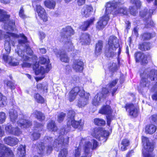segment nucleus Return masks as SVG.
<instances>
[{"label":"nucleus","instance_id":"obj_1","mask_svg":"<svg viewBox=\"0 0 157 157\" xmlns=\"http://www.w3.org/2000/svg\"><path fill=\"white\" fill-rule=\"evenodd\" d=\"M69 130V129L66 130L64 128L61 129L59 136L54 140L52 137L45 136L44 139V142H41L38 146V153L42 154L45 151L44 143L48 144L46 150V152L47 153H50L53 148H59L63 146L67 147L69 142V137L66 136H64L63 135L66 134Z\"/></svg>","mask_w":157,"mask_h":157},{"label":"nucleus","instance_id":"obj_2","mask_svg":"<svg viewBox=\"0 0 157 157\" xmlns=\"http://www.w3.org/2000/svg\"><path fill=\"white\" fill-rule=\"evenodd\" d=\"M118 81V79L113 80L107 85V88H103L101 93H98L93 99L92 101L93 104L96 106L99 105L102 99L107 96L109 91L111 92L112 96H113L117 89V87L115 86Z\"/></svg>","mask_w":157,"mask_h":157},{"label":"nucleus","instance_id":"obj_3","mask_svg":"<svg viewBox=\"0 0 157 157\" xmlns=\"http://www.w3.org/2000/svg\"><path fill=\"white\" fill-rule=\"evenodd\" d=\"M74 34L73 30L70 26H67L61 30L60 41L64 43L63 47L67 51L70 52L74 50V47L70 39V36Z\"/></svg>","mask_w":157,"mask_h":157},{"label":"nucleus","instance_id":"obj_4","mask_svg":"<svg viewBox=\"0 0 157 157\" xmlns=\"http://www.w3.org/2000/svg\"><path fill=\"white\" fill-rule=\"evenodd\" d=\"M22 39L18 40L19 44L18 45L17 49L16 50V52L19 56H20L24 60H29V58L25 55V53L23 51V49L24 48L26 50V53L29 55H32L33 52L30 47L28 45L25 44L27 42V39L26 37L23 34L21 35Z\"/></svg>","mask_w":157,"mask_h":157},{"label":"nucleus","instance_id":"obj_5","mask_svg":"<svg viewBox=\"0 0 157 157\" xmlns=\"http://www.w3.org/2000/svg\"><path fill=\"white\" fill-rule=\"evenodd\" d=\"M122 3L119 0L118 1H113L109 2L106 3V13L108 14H121L123 15H127V9L124 7H121Z\"/></svg>","mask_w":157,"mask_h":157},{"label":"nucleus","instance_id":"obj_6","mask_svg":"<svg viewBox=\"0 0 157 157\" xmlns=\"http://www.w3.org/2000/svg\"><path fill=\"white\" fill-rule=\"evenodd\" d=\"M39 63L44 66H41L39 68L38 63L36 62L33 66V68L35 70V74L36 75L40 73L42 75L45 73L48 72L51 68V65L49 63L50 61L48 59L44 57H40Z\"/></svg>","mask_w":157,"mask_h":157},{"label":"nucleus","instance_id":"obj_7","mask_svg":"<svg viewBox=\"0 0 157 157\" xmlns=\"http://www.w3.org/2000/svg\"><path fill=\"white\" fill-rule=\"evenodd\" d=\"M108 44L109 49L105 50V55L108 58H112L115 55L114 51L119 46L118 39L115 36H110L109 38Z\"/></svg>","mask_w":157,"mask_h":157},{"label":"nucleus","instance_id":"obj_8","mask_svg":"<svg viewBox=\"0 0 157 157\" xmlns=\"http://www.w3.org/2000/svg\"><path fill=\"white\" fill-rule=\"evenodd\" d=\"M10 16L6 12L0 9V21L4 24V29L9 31L13 30L15 27V21L13 20H9Z\"/></svg>","mask_w":157,"mask_h":157},{"label":"nucleus","instance_id":"obj_9","mask_svg":"<svg viewBox=\"0 0 157 157\" xmlns=\"http://www.w3.org/2000/svg\"><path fill=\"white\" fill-rule=\"evenodd\" d=\"M83 144H84L83 147L85 155L90 157L91 156L90 150L94 149L97 147L98 142L95 140L93 139L91 142L87 140L85 138H83L81 140L79 145L81 146Z\"/></svg>","mask_w":157,"mask_h":157},{"label":"nucleus","instance_id":"obj_10","mask_svg":"<svg viewBox=\"0 0 157 157\" xmlns=\"http://www.w3.org/2000/svg\"><path fill=\"white\" fill-rule=\"evenodd\" d=\"M109 132L107 131H102L99 128H94L91 132V135L95 138L101 143L105 142L109 135Z\"/></svg>","mask_w":157,"mask_h":157},{"label":"nucleus","instance_id":"obj_11","mask_svg":"<svg viewBox=\"0 0 157 157\" xmlns=\"http://www.w3.org/2000/svg\"><path fill=\"white\" fill-rule=\"evenodd\" d=\"M142 141L144 148L142 152L143 157H151V152L154 149L153 144L149 142L147 138L145 136L142 137Z\"/></svg>","mask_w":157,"mask_h":157},{"label":"nucleus","instance_id":"obj_12","mask_svg":"<svg viewBox=\"0 0 157 157\" xmlns=\"http://www.w3.org/2000/svg\"><path fill=\"white\" fill-rule=\"evenodd\" d=\"M16 34L14 33L6 32V34H4V32L0 30V39L2 40L3 38L6 39V42L5 44V49L7 53L10 52L11 47L10 45L9 41L10 40V37H16Z\"/></svg>","mask_w":157,"mask_h":157},{"label":"nucleus","instance_id":"obj_13","mask_svg":"<svg viewBox=\"0 0 157 157\" xmlns=\"http://www.w3.org/2000/svg\"><path fill=\"white\" fill-rule=\"evenodd\" d=\"M99 113L102 114L106 115L107 124L109 126L111 121L114 117L112 115V111L110 107L108 105L103 106L99 110Z\"/></svg>","mask_w":157,"mask_h":157},{"label":"nucleus","instance_id":"obj_14","mask_svg":"<svg viewBox=\"0 0 157 157\" xmlns=\"http://www.w3.org/2000/svg\"><path fill=\"white\" fill-rule=\"evenodd\" d=\"M109 14L108 13H106L105 10V15L100 18L96 24V28L97 29L101 30L104 28L109 19Z\"/></svg>","mask_w":157,"mask_h":157},{"label":"nucleus","instance_id":"obj_15","mask_svg":"<svg viewBox=\"0 0 157 157\" xmlns=\"http://www.w3.org/2000/svg\"><path fill=\"white\" fill-rule=\"evenodd\" d=\"M0 157H14L12 150L0 143Z\"/></svg>","mask_w":157,"mask_h":157},{"label":"nucleus","instance_id":"obj_16","mask_svg":"<svg viewBox=\"0 0 157 157\" xmlns=\"http://www.w3.org/2000/svg\"><path fill=\"white\" fill-rule=\"evenodd\" d=\"M124 108L126 111L128 112L129 116L133 117H136L137 116L138 110L132 104L127 103Z\"/></svg>","mask_w":157,"mask_h":157},{"label":"nucleus","instance_id":"obj_17","mask_svg":"<svg viewBox=\"0 0 157 157\" xmlns=\"http://www.w3.org/2000/svg\"><path fill=\"white\" fill-rule=\"evenodd\" d=\"M130 2L135 7H130V13L131 14L135 16L137 13V9L140 8L141 5V2L140 0H130Z\"/></svg>","mask_w":157,"mask_h":157},{"label":"nucleus","instance_id":"obj_18","mask_svg":"<svg viewBox=\"0 0 157 157\" xmlns=\"http://www.w3.org/2000/svg\"><path fill=\"white\" fill-rule=\"evenodd\" d=\"M136 61V62H140L141 64H145L148 62L147 57L142 53L138 52L135 54Z\"/></svg>","mask_w":157,"mask_h":157},{"label":"nucleus","instance_id":"obj_19","mask_svg":"<svg viewBox=\"0 0 157 157\" xmlns=\"http://www.w3.org/2000/svg\"><path fill=\"white\" fill-rule=\"evenodd\" d=\"M3 59L4 61L10 65L16 66L18 65L19 63L16 59H12L11 57L10 56L7 54H3Z\"/></svg>","mask_w":157,"mask_h":157},{"label":"nucleus","instance_id":"obj_20","mask_svg":"<svg viewBox=\"0 0 157 157\" xmlns=\"http://www.w3.org/2000/svg\"><path fill=\"white\" fill-rule=\"evenodd\" d=\"M83 63L79 59L75 60L72 65L73 68L76 72H81L83 69Z\"/></svg>","mask_w":157,"mask_h":157},{"label":"nucleus","instance_id":"obj_21","mask_svg":"<svg viewBox=\"0 0 157 157\" xmlns=\"http://www.w3.org/2000/svg\"><path fill=\"white\" fill-rule=\"evenodd\" d=\"M54 52L57 57H60L61 60L63 62H67L69 59L68 57L64 52L61 50H58L57 49H54Z\"/></svg>","mask_w":157,"mask_h":157},{"label":"nucleus","instance_id":"obj_22","mask_svg":"<svg viewBox=\"0 0 157 157\" xmlns=\"http://www.w3.org/2000/svg\"><path fill=\"white\" fill-rule=\"evenodd\" d=\"M67 124L68 126H72L75 128H78L81 130L82 128L83 124L81 120H80L78 121H77L74 119L73 120L67 121Z\"/></svg>","mask_w":157,"mask_h":157},{"label":"nucleus","instance_id":"obj_23","mask_svg":"<svg viewBox=\"0 0 157 157\" xmlns=\"http://www.w3.org/2000/svg\"><path fill=\"white\" fill-rule=\"evenodd\" d=\"M140 75L142 78L140 82V86L143 87H149L150 82L148 81L147 80L148 74L147 75V73L145 71L143 74H141Z\"/></svg>","mask_w":157,"mask_h":157},{"label":"nucleus","instance_id":"obj_24","mask_svg":"<svg viewBox=\"0 0 157 157\" xmlns=\"http://www.w3.org/2000/svg\"><path fill=\"white\" fill-rule=\"evenodd\" d=\"M93 10V8L91 6H85L82 9L81 14L83 16L87 17L91 14Z\"/></svg>","mask_w":157,"mask_h":157},{"label":"nucleus","instance_id":"obj_25","mask_svg":"<svg viewBox=\"0 0 157 157\" xmlns=\"http://www.w3.org/2000/svg\"><path fill=\"white\" fill-rule=\"evenodd\" d=\"M4 141L6 144L12 146L17 144L19 141L17 138L10 136L5 137L4 139Z\"/></svg>","mask_w":157,"mask_h":157},{"label":"nucleus","instance_id":"obj_26","mask_svg":"<svg viewBox=\"0 0 157 157\" xmlns=\"http://www.w3.org/2000/svg\"><path fill=\"white\" fill-rule=\"evenodd\" d=\"M90 96L89 94H86V98L84 97L81 98L78 101V106L80 108H82L86 105L88 102V99Z\"/></svg>","mask_w":157,"mask_h":157},{"label":"nucleus","instance_id":"obj_27","mask_svg":"<svg viewBox=\"0 0 157 157\" xmlns=\"http://www.w3.org/2000/svg\"><path fill=\"white\" fill-rule=\"evenodd\" d=\"M90 96L89 94H86V98L84 97L81 98L78 101V106L80 108H82L86 105L88 102V99Z\"/></svg>","mask_w":157,"mask_h":157},{"label":"nucleus","instance_id":"obj_28","mask_svg":"<svg viewBox=\"0 0 157 157\" xmlns=\"http://www.w3.org/2000/svg\"><path fill=\"white\" fill-rule=\"evenodd\" d=\"M25 117H23V119H21L17 121V124L20 127L23 126V127H28L30 126L32 124L31 122L25 119Z\"/></svg>","mask_w":157,"mask_h":157},{"label":"nucleus","instance_id":"obj_29","mask_svg":"<svg viewBox=\"0 0 157 157\" xmlns=\"http://www.w3.org/2000/svg\"><path fill=\"white\" fill-rule=\"evenodd\" d=\"M94 21V18H92L85 21L80 26V29L83 31L86 30L90 26L93 24Z\"/></svg>","mask_w":157,"mask_h":157},{"label":"nucleus","instance_id":"obj_30","mask_svg":"<svg viewBox=\"0 0 157 157\" xmlns=\"http://www.w3.org/2000/svg\"><path fill=\"white\" fill-rule=\"evenodd\" d=\"M79 90V88L78 87H76L72 89L70 91L69 93V100L70 101H72L74 100L76 95L78 94Z\"/></svg>","mask_w":157,"mask_h":157},{"label":"nucleus","instance_id":"obj_31","mask_svg":"<svg viewBox=\"0 0 157 157\" xmlns=\"http://www.w3.org/2000/svg\"><path fill=\"white\" fill-rule=\"evenodd\" d=\"M90 36L87 33H83L81 36L80 41L82 44H88L90 43Z\"/></svg>","mask_w":157,"mask_h":157},{"label":"nucleus","instance_id":"obj_32","mask_svg":"<svg viewBox=\"0 0 157 157\" xmlns=\"http://www.w3.org/2000/svg\"><path fill=\"white\" fill-rule=\"evenodd\" d=\"M9 115L11 121L13 123L15 122L17 117V111L13 109H10L9 112Z\"/></svg>","mask_w":157,"mask_h":157},{"label":"nucleus","instance_id":"obj_33","mask_svg":"<svg viewBox=\"0 0 157 157\" xmlns=\"http://www.w3.org/2000/svg\"><path fill=\"white\" fill-rule=\"evenodd\" d=\"M103 42L102 41L99 40L96 44L95 47V54L98 55L101 52L103 48Z\"/></svg>","mask_w":157,"mask_h":157},{"label":"nucleus","instance_id":"obj_34","mask_svg":"<svg viewBox=\"0 0 157 157\" xmlns=\"http://www.w3.org/2000/svg\"><path fill=\"white\" fill-rule=\"evenodd\" d=\"M156 129L155 126L152 124L147 125L145 128V131L146 133L149 134H152L155 132Z\"/></svg>","mask_w":157,"mask_h":157},{"label":"nucleus","instance_id":"obj_35","mask_svg":"<svg viewBox=\"0 0 157 157\" xmlns=\"http://www.w3.org/2000/svg\"><path fill=\"white\" fill-rule=\"evenodd\" d=\"M56 2L53 0H46L44 2L45 6L47 8L53 9L56 6Z\"/></svg>","mask_w":157,"mask_h":157},{"label":"nucleus","instance_id":"obj_36","mask_svg":"<svg viewBox=\"0 0 157 157\" xmlns=\"http://www.w3.org/2000/svg\"><path fill=\"white\" fill-rule=\"evenodd\" d=\"M47 128L50 131H56L57 128L54 121H51L47 125Z\"/></svg>","mask_w":157,"mask_h":157},{"label":"nucleus","instance_id":"obj_37","mask_svg":"<svg viewBox=\"0 0 157 157\" xmlns=\"http://www.w3.org/2000/svg\"><path fill=\"white\" fill-rule=\"evenodd\" d=\"M33 114L35 115L37 119L40 121H44L45 119V116L42 112L37 111H35Z\"/></svg>","mask_w":157,"mask_h":157},{"label":"nucleus","instance_id":"obj_38","mask_svg":"<svg viewBox=\"0 0 157 157\" xmlns=\"http://www.w3.org/2000/svg\"><path fill=\"white\" fill-rule=\"evenodd\" d=\"M75 157H89L86 155H85L84 150L81 151L79 147L77 148L75 150Z\"/></svg>","mask_w":157,"mask_h":157},{"label":"nucleus","instance_id":"obj_39","mask_svg":"<svg viewBox=\"0 0 157 157\" xmlns=\"http://www.w3.org/2000/svg\"><path fill=\"white\" fill-rule=\"evenodd\" d=\"M153 12L152 10H150L149 12H148L147 9H145L144 10L140 12V15L142 17H149L151 16Z\"/></svg>","mask_w":157,"mask_h":157},{"label":"nucleus","instance_id":"obj_40","mask_svg":"<svg viewBox=\"0 0 157 157\" xmlns=\"http://www.w3.org/2000/svg\"><path fill=\"white\" fill-rule=\"evenodd\" d=\"M129 144V141L127 139L123 140L122 141L121 149L122 151L126 150L127 149V147Z\"/></svg>","mask_w":157,"mask_h":157},{"label":"nucleus","instance_id":"obj_41","mask_svg":"<svg viewBox=\"0 0 157 157\" xmlns=\"http://www.w3.org/2000/svg\"><path fill=\"white\" fill-rule=\"evenodd\" d=\"M17 153L21 157H23L25 155V147L22 145L19 146L18 148Z\"/></svg>","mask_w":157,"mask_h":157},{"label":"nucleus","instance_id":"obj_42","mask_svg":"<svg viewBox=\"0 0 157 157\" xmlns=\"http://www.w3.org/2000/svg\"><path fill=\"white\" fill-rule=\"evenodd\" d=\"M7 98L0 93V106L3 107L7 105Z\"/></svg>","mask_w":157,"mask_h":157},{"label":"nucleus","instance_id":"obj_43","mask_svg":"<svg viewBox=\"0 0 157 157\" xmlns=\"http://www.w3.org/2000/svg\"><path fill=\"white\" fill-rule=\"evenodd\" d=\"M150 75L148 77L152 81L157 79V71L155 70H152L150 72Z\"/></svg>","mask_w":157,"mask_h":157},{"label":"nucleus","instance_id":"obj_44","mask_svg":"<svg viewBox=\"0 0 157 157\" xmlns=\"http://www.w3.org/2000/svg\"><path fill=\"white\" fill-rule=\"evenodd\" d=\"M150 44L149 43L145 42L140 44L139 46V48L142 51H146L150 49Z\"/></svg>","mask_w":157,"mask_h":157},{"label":"nucleus","instance_id":"obj_45","mask_svg":"<svg viewBox=\"0 0 157 157\" xmlns=\"http://www.w3.org/2000/svg\"><path fill=\"white\" fill-rule=\"evenodd\" d=\"M41 15H38L40 18L44 21L46 22L48 20V17L46 13L45 10L42 9L41 11L40 12Z\"/></svg>","mask_w":157,"mask_h":157},{"label":"nucleus","instance_id":"obj_46","mask_svg":"<svg viewBox=\"0 0 157 157\" xmlns=\"http://www.w3.org/2000/svg\"><path fill=\"white\" fill-rule=\"evenodd\" d=\"M151 90L155 91V92L152 96V98L153 100L157 101V82L154 85Z\"/></svg>","mask_w":157,"mask_h":157},{"label":"nucleus","instance_id":"obj_47","mask_svg":"<svg viewBox=\"0 0 157 157\" xmlns=\"http://www.w3.org/2000/svg\"><path fill=\"white\" fill-rule=\"evenodd\" d=\"M94 124L98 125H104L105 124V121L102 119L95 118L94 120Z\"/></svg>","mask_w":157,"mask_h":157},{"label":"nucleus","instance_id":"obj_48","mask_svg":"<svg viewBox=\"0 0 157 157\" xmlns=\"http://www.w3.org/2000/svg\"><path fill=\"white\" fill-rule=\"evenodd\" d=\"M68 153V151L67 149H62L59 151L58 157H67Z\"/></svg>","mask_w":157,"mask_h":157},{"label":"nucleus","instance_id":"obj_49","mask_svg":"<svg viewBox=\"0 0 157 157\" xmlns=\"http://www.w3.org/2000/svg\"><path fill=\"white\" fill-rule=\"evenodd\" d=\"M34 98L38 103H42L44 102V98L39 94H35Z\"/></svg>","mask_w":157,"mask_h":157},{"label":"nucleus","instance_id":"obj_50","mask_svg":"<svg viewBox=\"0 0 157 157\" xmlns=\"http://www.w3.org/2000/svg\"><path fill=\"white\" fill-rule=\"evenodd\" d=\"M75 115V112L73 110H70L68 113L67 121L74 119Z\"/></svg>","mask_w":157,"mask_h":157},{"label":"nucleus","instance_id":"obj_51","mask_svg":"<svg viewBox=\"0 0 157 157\" xmlns=\"http://www.w3.org/2000/svg\"><path fill=\"white\" fill-rule=\"evenodd\" d=\"M19 17L22 19H24L26 17V16L25 14L24 9L23 6L21 7L19 13Z\"/></svg>","mask_w":157,"mask_h":157},{"label":"nucleus","instance_id":"obj_52","mask_svg":"<svg viewBox=\"0 0 157 157\" xmlns=\"http://www.w3.org/2000/svg\"><path fill=\"white\" fill-rule=\"evenodd\" d=\"M6 118V114L3 112H0V124H2L5 122Z\"/></svg>","mask_w":157,"mask_h":157},{"label":"nucleus","instance_id":"obj_53","mask_svg":"<svg viewBox=\"0 0 157 157\" xmlns=\"http://www.w3.org/2000/svg\"><path fill=\"white\" fill-rule=\"evenodd\" d=\"M13 128H13L12 125H9L6 127L5 129L7 132L12 134H14L13 131Z\"/></svg>","mask_w":157,"mask_h":157},{"label":"nucleus","instance_id":"obj_54","mask_svg":"<svg viewBox=\"0 0 157 157\" xmlns=\"http://www.w3.org/2000/svg\"><path fill=\"white\" fill-rule=\"evenodd\" d=\"M5 83L7 86L9 87L11 89H15V86L13 82L10 81H5Z\"/></svg>","mask_w":157,"mask_h":157},{"label":"nucleus","instance_id":"obj_55","mask_svg":"<svg viewBox=\"0 0 157 157\" xmlns=\"http://www.w3.org/2000/svg\"><path fill=\"white\" fill-rule=\"evenodd\" d=\"M40 136V134L39 132H34L31 137V139L33 140H36L38 139Z\"/></svg>","mask_w":157,"mask_h":157},{"label":"nucleus","instance_id":"obj_56","mask_svg":"<svg viewBox=\"0 0 157 157\" xmlns=\"http://www.w3.org/2000/svg\"><path fill=\"white\" fill-rule=\"evenodd\" d=\"M13 131L14 134H12L17 136H20L22 133L21 131L17 127L14 128Z\"/></svg>","mask_w":157,"mask_h":157},{"label":"nucleus","instance_id":"obj_57","mask_svg":"<svg viewBox=\"0 0 157 157\" xmlns=\"http://www.w3.org/2000/svg\"><path fill=\"white\" fill-rule=\"evenodd\" d=\"M78 94L81 97V98L84 97L86 98V94L87 93H85V91L83 88H81L80 89L79 88V90L78 91Z\"/></svg>","mask_w":157,"mask_h":157},{"label":"nucleus","instance_id":"obj_58","mask_svg":"<svg viewBox=\"0 0 157 157\" xmlns=\"http://www.w3.org/2000/svg\"><path fill=\"white\" fill-rule=\"evenodd\" d=\"M66 116L65 113H61L58 116L57 120L59 122L62 121L64 119Z\"/></svg>","mask_w":157,"mask_h":157},{"label":"nucleus","instance_id":"obj_59","mask_svg":"<svg viewBox=\"0 0 157 157\" xmlns=\"http://www.w3.org/2000/svg\"><path fill=\"white\" fill-rule=\"evenodd\" d=\"M151 37V34L148 33H145L142 35V38L143 40H149Z\"/></svg>","mask_w":157,"mask_h":157},{"label":"nucleus","instance_id":"obj_60","mask_svg":"<svg viewBox=\"0 0 157 157\" xmlns=\"http://www.w3.org/2000/svg\"><path fill=\"white\" fill-rule=\"evenodd\" d=\"M22 60L24 61L23 63L22 64V67H31V64L29 63L26 62V61L28 60H24L21 58Z\"/></svg>","mask_w":157,"mask_h":157},{"label":"nucleus","instance_id":"obj_61","mask_svg":"<svg viewBox=\"0 0 157 157\" xmlns=\"http://www.w3.org/2000/svg\"><path fill=\"white\" fill-rule=\"evenodd\" d=\"M117 68V65L116 63H113L112 66H110L109 67V69L112 71H114L116 70Z\"/></svg>","mask_w":157,"mask_h":157},{"label":"nucleus","instance_id":"obj_62","mask_svg":"<svg viewBox=\"0 0 157 157\" xmlns=\"http://www.w3.org/2000/svg\"><path fill=\"white\" fill-rule=\"evenodd\" d=\"M36 6V11L38 13V15H40L41 16V13H40V12L42 10V9H44V8H42L40 5H37Z\"/></svg>","mask_w":157,"mask_h":157},{"label":"nucleus","instance_id":"obj_63","mask_svg":"<svg viewBox=\"0 0 157 157\" xmlns=\"http://www.w3.org/2000/svg\"><path fill=\"white\" fill-rule=\"evenodd\" d=\"M39 35L40 39L41 40L44 39L46 36L45 34L43 32H40L39 33Z\"/></svg>","mask_w":157,"mask_h":157},{"label":"nucleus","instance_id":"obj_64","mask_svg":"<svg viewBox=\"0 0 157 157\" xmlns=\"http://www.w3.org/2000/svg\"><path fill=\"white\" fill-rule=\"evenodd\" d=\"M145 25L147 26V27H149V26H153V22L150 19H148L145 23Z\"/></svg>","mask_w":157,"mask_h":157}]
</instances>
